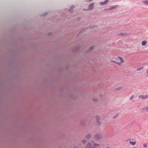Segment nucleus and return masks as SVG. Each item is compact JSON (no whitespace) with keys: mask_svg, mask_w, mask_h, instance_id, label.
I'll return each instance as SVG.
<instances>
[{"mask_svg":"<svg viewBox=\"0 0 148 148\" xmlns=\"http://www.w3.org/2000/svg\"><path fill=\"white\" fill-rule=\"evenodd\" d=\"M142 110L144 112H148V106L143 108Z\"/></svg>","mask_w":148,"mask_h":148,"instance_id":"obj_8","label":"nucleus"},{"mask_svg":"<svg viewBox=\"0 0 148 148\" xmlns=\"http://www.w3.org/2000/svg\"><path fill=\"white\" fill-rule=\"evenodd\" d=\"M147 76L148 75V69L146 71Z\"/></svg>","mask_w":148,"mask_h":148,"instance_id":"obj_27","label":"nucleus"},{"mask_svg":"<svg viewBox=\"0 0 148 148\" xmlns=\"http://www.w3.org/2000/svg\"><path fill=\"white\" fill-rule=\"evenodd\" d=\"M147 43V42L146 41H143L141 43V45L142 46H144Z\"/></svg>","mask_w":148,"mask_h":148,"instance_id":"obj_10","label":"nucleus"},{"mask_svg":"<svg viewBox=\"0 0 148 148\" xmlns=\"http://www.w3.org/2000/svg\"><path fill=\"white\" fill-rule=\"evenodd\" d=\"M133 97H134V95H132L131 96V97L130 98V100H132L133 99Z\"/></svg>","mask_w":148,"mask_h":148,"instance_id":"obj_26","label":"nucleus"},{"mask_svg":"<svg viewBox=\"0 0 148 148\" xmlns=\"http://www.w3.org/2000/svg\"><path fill=\"white\" fill-rule=\"evenodd\" d=\"M133 140V139H131L130 138H129L128 140H127V141H129V140Z\"/></svg>","mask_w":148,"mask_h":148,"instance_id":"obj_29","label":"nucleus"},{"mask_svg":"<svg viewBox=\"0 0 148 148\" xmlns=\"http://www.w3.org/2000/svg\"><path fill=\"white\" fill-rule=\"evenodd\" d=\"M122 63H121V62H117V63H116V64H118L119 65H121V64Z\"/></svg>","mask_w":148,"mask_h":148,"instance_id":"obj_25","label":"nucleus"},{"mask_svg":"<svg viewBox=\"0 0 148 148\" xmlns=\"http://www.w3.org/2000/svg\"><path fill=\"white\" fill-rule=\"evenodd\" d=\"M147 95H140L138 96V98H141L142 99H145L147 98Z\"/></svg>","mask_w":148,"mask_h":148,"instance_id":"obj_2","label":"nucleus"},{"mask_svg":"<svg viewBox=\"0 0 148 148\" xmlns=\"http://www.w3.org/2000/svg\"><path fill=\"white\" fill-rule=\"evenodd\" d=\"M74 7V6L73 5H72V6L70 8L69 10L70 11H71V10L72 9H73V8Z\"/></svg>","mask_w":148,"mask_h":148,"instance_id":"obj_19","label":"nucleus"},{"mask_svg":"<svg viewBox=\"0 0 148 148\" xmlns=\"http://www.w3.org/2000/svg\"><path fill=\"white\" fill-rule=\"evenodd\" d=\"M102 137V136L99 134H96L95 136V139L96 140H99Z\"/></svg>","mask_w":148,"mask_h":148,"instance_id":"obj_1","label":"nucleus"},{"mask_svg":"<svg viewBox=\"0 0 148 148\" xmlns=\"http://www.w3.org/2000/svg\"><path fill=\"white\" fill-rule=\"evenodd\" d=\"M118 114H116V115L114 116L113 118L115 119V118H116L118 116Z\"/></svg>","mask_w":148,"mask_h":148,"instance_id":"obj_22","label":"nucleus"},{"mask_svg":"<svg viewBox=\"0 0 148 148\" xmlns=\"http://www.w3.org/2000/svg\"><path fill=\"white\" fill-rule=\"evenodd\" d=\"M106 148H110V147H106Z\"/></svg>","mask_w":148,"mask_h":148,"instance_id":"obj_32","label":"nucleus"},{"mask_svg":"<svg viewBox=\"0 0 148 148\" xmlns=\"http://www.w3.org/2000/svg\"><path fill=\"white\" fill-rule=\"evenodd\" d=\"M118 58L119 59L121 63H123L124 62V60L122 57H118Z\"/></svg>","mask_w":148,"mask_h":148,"instance_id":"obj_9","label":"nucleus"},{"mask_svg":"<svg viewBox=\"0 0 148 148\" xmlns=\"http://www.w3.org/2000/svg\"><path fill=\"white\" fill-rule=\"evenodd\" d=\"M93 100L94 101H96L98 100V99H93Z\"/></svg>","mask_w":148,"mask_h":148,"instance_id":"obj_28","label":"nucleus"},{"mask_svg":"<svg viewBox=\"0 0 148 148\" xmlns=\"http://www.w3.org/2000/svg\"><path fill=\"white\" fill-rule=\"evenodd\" d=\"M80 20V18H79V20Z\"/></svg>","mask_w":148,"mask_h":148,"instance_id":"obj_35","label":"nucleus"},{"mask_svg":"<svg viewBox=\"0 0 148 148\" xmlns=\"http://www.w3.org/2000/svg\"><path fill=\"white\" fill-rule=\"evenodd\" d=\"M77 148V147H74V148Z\"/></svg>","mask_w":148,"mask_h":148,"instance_id":"obj_31","label":"nucleus"},{"mask_svg":"<svg viewBox=\"0 0 148 148\" xmlns=\"http://www.w3.org/2000/svg\"><path fill=\"white\" fill-rule=\"evenodd\" d=\"M147 98H148V95H147Z\"/></svg>","mask_w":148,"mask_h":148,"instance_id":"obj_34","label":"nucleus"},{"mask_svg":"<svg viewBox=\"0 0 148 148\" xmlns=\"http://www.w3.org/2000/svg\"><path fill=\"white\" fill-rule=\"evenodd\" d=\"M111 62H112V63H116V64L117 63V62H115V61L114 60H112Z\"/></svg>","mask_w":148,"mask_h":148,"instance_id":"obj_23","label":"nucleus"},{"mask_svg":"<svg viewBox=\"0 0 148 148\" xmlns=\"http://www.w3.org/2000/svg\"><path fill=\"white\" fill-rule=\"evenodd\" d=\"M92 1V0H89L88 1L89 2H90Z\"/></svg>","mask_w":148,"mask_h":148,"instance_id":"obj_30","label":"nucleus"},{"mask_svg":"<svg viewBox=\"0 0 148 148\" xmlns=\"http://www.w3.org/2000/svg\"><path fill=\"white\" fill-rule=\"evenodd\" d=\"M144 68V67L143 66L141 67H138L136 71H140L142 69H143Z\"/></svg>","mask_w":148,"mask_h":148,"instance_id":"obj_12","label":"nucleus"},{"mask_svg":"<svg viewBox=\"0 0 148 148\" xmlns=\"http://www.w3.org/2000/svg\"><path fill=\"white\" fill-rule=\"evenodd\" d=\"M86 148H92V146L91 143H89L86 145Z\"/></svg>","mask_w":148,"mask_h":148,"instance_id":"obj_6","label":"nucleus"},{"mask_svg":"<svg viewBox=\"0 0 148 148\" xmlns=\"http://www.w3.org/2000/svg\"><path fill=\"white\" fill-rule=\"evenodd\" d=\"M94 3H93L90 4L88 6L89 9L91 10L93 9L94 8Z\"/></svg>","mask_w":148,"mask_h":148,"instance_id":"obj_5","label":"nucleus"},{"mask_svg":"<svg viewBox=\"0 0 148 148\" xmlns=\"http://www.w3.org/2000/svg\"><path fill=\"white\" fill-rule=\"evenodd\" d=\"M94 49V47L93 46H91L89 48V50L90 51L92 49Z\"/></svg>","mask_w":148,"mask_h":148,"instance_id":"obj_17","label":"nucleus"},{"mask_svg":"<svg viewBox=\"0 0 148 148\" xmlns=\"http://www.w3.org/2000/svg\"><path fill=\"white\" fill-rule=\"evenodd\" d=\"M95 118L97 120V122L98 123L97 124L99 125H100V123L99 121L100 119V117L99 116H96L95 117Z\"/></svg>","mask_w":148,"mask_h":148,"instance_id":"obj_4","label":"nucleus"},{"mask_svg":"<svg viewBox=\"0 0 148 148\" xmlns=\"http://www.w3.org/2000/svg\"><path fill=\"white\" fill-rule=\"evenodd\" d=\"M105 10H112L111 7L110 8L105 9Z\"/></svg>","mask_w":148,"mask_h":148,"instance_id":"obj_21","label":"nucleus"},{"mask_svg":"<svg viewBox=\"0 0 148 148\" xmlns=\"http://www.w3.org/2000/svg\"><path fill=\"white\" fill-rule=\"evenodd\" d=\"M109 1V0H105V1L101 2L99 3L101 5H104L106 4Z\"/></svg>","mask_w":148,"mask_h":148,"instance_id":"obj_7","label":"nucleus"},{"mask_svg":"<svg viewBox=\"0 0 148 148\" xmlns=\"http://www.w3.org/2000/svg\"><path fill=\"white\" fill-rule=\"evenodd\" d=\"M119 5H115L112 6L111 7L112 10L115 9L117 7H118Z\"/></svg>","mask_w":148,"mask_h":148,"instance_id":"obj_13","label":"nucleus"},{"mask_svg":"<svg viewBox=\"0 0 148 148\" xmlns=\"http://www.w3.org/2000/svg\"><path fill=\"white\" fill-rule=\"evenodd\" d=\"M147 146V144H144L143 146L144 147H146Z\"/></svg>","mask_w":148,"mask_h":148,"instance_id":"obj_24","label":"nucleus"},{"mask_svg":"<svg viewBox=\"0 0 148 148\" xmlns=\"http://www.w3.org/2000/svg\"><path fill=\"white\" fill-rule=\"evenodd\" d=\"M100 144L97 143H94L92 146V148H97L100 146Z\"/></svg>","mask_w":148,"mask_h":148,"instance_id":"obj_3","label":"nucleus"},{"mask_svg":"<svg viewBox=\"0 0 148 148\" xmlns=\"http://www.w3.org/2000/svg\"><path fill=\"white\" fill-rule=\"evenodd\" d=\"M119 35H122V36H125L126 35V34L125 33H121L119 34Z\"/></svg>","mask_w":148,"mask_h":148,"instance_id":"obj_18","label":"nucleus"},{"mask_svg":"<svg viewBox=\"0 0 148 148\" xmlns=\"http://www.w3.org/2000/svg\"><path fill=\"white\" fill-rule=\"evenodd\" d=\"M132 148H137L136 147H133Z\"/></svg>","mask_w":148,"mask_h":148,"instance_id":"obj_33","label":"nucleus"},{"mask_svg":"<svg viewBox=\"0 0 148 148\" xmlns=\"http://www.w3.org/2000/svg\"><path fill=\"white\" fill-rule=\"evenodd\" d=\"M86 141V140H82V142L83 143H85Z\"/></svg>","mask_w":148,"mask_h":148,"instance_id":"obj_20","label":"nucleus"},{"mask_svg":"<svg viewBox=\"0 0 148 148\" xmlns=\"http://www.w3.org/2000/svg\"><path fill=\"white\" fill-rule=\"evenodd\" d=\"M123 88V86H120L119 87L117 88L116 89V90H120L122 89Z\"/></svg>","mask_w":148,"mask_h":148,"instance_id":"obj_16","label":"nucleus"},{"mask_svg":"<svg viewBox=\"0 0 148 148\" xmlns=\"http://www.w3.org/2000/svg\"><path fill=\"white\" fill-rule=\"evenodd\" d=\"M91 137V135L90 134H88L86 136V138L87 139H89Z\"/></svg>","mask_w":148,"mask_h":148,"instance_id":"obj_11","label":"nucleus"},{"mask_svg":"<svg viewBox=\"0 0 148 148\" xmlns=\"http://www.w3.org/2000/svg\"><path fill=\"white\" fill-rule=\"evenodd\" d=\"M129 142L132 145H134L136 144V142H132L130 141Z\"/></svg>","mask_w":148,"mask_h":148,"instance_id":"obj_14","label":"nucleus"},{"mask_svg":"<svg viewBox=\"0 0 148 148\" xmlns=\"http://www.w3.org/2000/svg\"><path fill=\"white\" fill-rule=\"evenodd\" d=\"M143 2L145 4L148 5V1L147 0L143 1Z\"/></svg>","mask_w":148,"mask_h":148,"instance_id":"obj_15","label":"nucleus"}]
</instances>
